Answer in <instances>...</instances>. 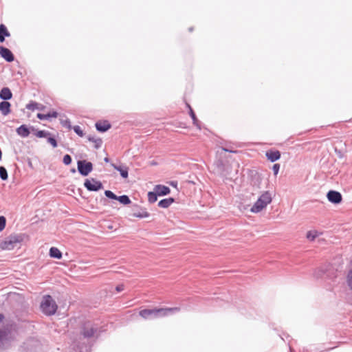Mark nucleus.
<instances>
[{
    "label": "nucleus",
    "instance_id": "18",
    "mask_svg": "<svg viewBox=\"0 0 352 352\" xmlns=\"http://www.w3.org/2000/svg\"><path fill=\"white\" fill-rule=\"evenodd\" d=\"M11 104L8 101H2L0 102V111L3 115L7 116L10 112Z\"/></svg>",
    "mask_w": 352,
    "mask_h": 352
},
{
    "label": "nucleus",
    "instance_id": "21",
    "mask_svg": "<svg viewBox=\"0 0 352 352\" xmlns=\"http://www.w3.org/2000/svg\"><path fill=\"white\" fill-rule=\"evenodd\" d=\"M16 133L23 138H26L30 135V130L25 124H22L16 129Z\"/></svg>",
    "mask_w": 352,
    "mask_h": 352
},
{
    "label": "nucleus",
    "instance_id": "28",
    "mask_svg": "<svg viewBox=\"0 0 352 352\" xmlns=\"http://www.w3.org/2000/svg\"><path fill=\"white\" fill-rule=\"evenodd\" d=\"M318 236V232L316 230H310L307 233V238L311 241H314Z\"/></svg>",
    "mask_w": 352,
    "mask_h": 352
},
{
    "label": "nucleus",
    "instance_id": "15",
    "mask_svg": "<svg viewBox=\"0 0 352 352\" xmlns=\"http://www.w3.org/2000/svg\"><path fill=\"white\" fill-rule=\"evenodd\" d=\"M154 190L156 191L159 196H165L170 193V190L168 186L158 184L155 186Z\"/></svg>",
    "mask_w": 352,
    "mask_h": 352
},
{
    "label": "nucleus",
    "instance_id": "41",
    "mask_svg": "<svg viewBox=\"0 0 352 352\" xmlns=\"http://www.w3.org/2000/svg\"><path fill=\"white\" fill-rule=\"evenodd\" d=\"M124 289V285H118L116 286V290L118 292H120L122 291H123Z\"/></svg>",
    "mask_w": 352,
    "mask_h": 352
},
{
    "label": "nucleus",
    "instance_id": "43",
    "mask_svg": "<svg viewBox=\"0 0 352 352\" xmlns=\"http://www.w3.org/2000/svg\"><path fill=\"white\" fill-rule=\"evenodd\" d=\"M170 185L176 188L177 186V182L172 181L170 182Z\"/></svg>",
    "mask_w": 352,
    "mask_h": 352
},
{
    "label": "nucleus",
    "instance_id": "12",
    "mask_svg": "<svg viewBox=\"0 0 352 352\" xmlns=\"http://www.w3.org/2000/svg\"><path fill=\"white\" fill-rule=\"evenodd\" d=\"M265 156L270 162H275L280 160L281 154L280 152L278 150L270 149L266 151Z\"/></svg>",
    "mask_w": 352,
    "mask_h": 352
},
{
    "label": "nucleus",
    "instance_id": "16",
    "mask_svg": "<svg viewBox=\"0 0 352 352\" xmlns=\"http://www.w3.org/2000/svg\"><path fill=\"white\" fill-rule=\"evenodd\" d=\"M87 140L89 142L94 143V148L96 149H99L102 145V140L100 138H97L94 135H89L87 137Z\"/></svg>",
    "mask_w": 352,
    "mask_h": 352
},
{
    "label": "nucleus",
    "instance_id": "35",
    "mask_svg": "<svg viewBox=\"0 0 352 352\" xmlns=\"http://www.w3.org/2000/svg\"><path fill=\"white\" fill-rule=\"evenodd\" d=\"M72 158L69 155L66 154L64 155L63 159V162L65 165H69L72 163Z\"/></svg>",
    "mask_w": 352,
    "mask_h": 352
},
{
    "label": "nucleus",
    "instance_id": "24",
    "mask_svg": "<svg viewBox=\"0 0 352 352\" xmlns=\"http://www.w3.org/2000/svg\"><path fill=\"white\" fill-rule=\"evenodd\" d=\"M186 105H187L188 108L189 109V114H190V118L192 120V122H193L194 125H195L199 129H201V126L199 125V121L197 118L196 115H195L194 111L192 110V109L191 108L190 104H186Z\"/></svg>",
    "mask_w": 352,
    "mask_h": 352
},
{
    "label": "nucleus",
    "instance_id": "9",
    "mask_svg": "<svg viewBox=\"0 0 352 352\" xmlns=\"http://www.w3.org/2000/svg\"><path fill=\"white\" fill-rule=\"evenodd\" d=\"M131 215L134 217L143 219L148 217L150 214L147 212L146 208H143L138 204H134L133 206V213Z\"/></svg>",
    "mask_w": 352,
    "mask_h": 352
},
{
    "label": "nucleus",
    "instance_id": "2",
    "mask_svg": "<svg viewBox=\"0 0 352 352\" xmlns=\"http://www.w3.org/2000/svg\"><path fill=\"white\" fill-rule=\"evenodd\" d=\"M179 308H159V309H142L139 312L141 317L144 319H154L159 317L166 316L170 314H173L179 311Z\"/></svg>",
    "mask_w": 352,
    "mask_h": 352
},
{
    "label": "nucleus",
    "instance_id": "32",
    "mask_svg": "<svg viewBox=\"0 0 352 352\" xmlns=\"http://www.w3.org/2000/svg\"><path fill=\"white\" fill-rule=\"evenodd\" d=\"M8 332L6 329H0V348H1L2 342L6 339Z\"/></svg>",
    "mask_w": 352,
    "mask_h": 352
},
{
    "label": "nucleus",
    "instance_id": "29",
    "mask_svg": "<svg viewBox=\"0 0 352 352\" xmlns=\"http://www.w3.org/2000/svg\"><path fill=\"white\" fill-rule=\"evenodd\" d=\"M8 175L6 168L4 166H0V178L3 181L8 179Z\"/></svg>",
    "mask_w": 352,
    "mask_h": 352
},
{
    "label": "nucleus",
    "instance_id": "42",
    "mask_svg": "<svg viewBox=\"0 0 352 352\" xmlns=\"http://www.w3.org/2000/svg\"><path fill=\"white\" fill-rule=\"evenodd\" d=\"M222 149L224 151L229 152V153H236L237 152L236 151H233V150H231V149H229V148H223Z\"/></svg>",
    "mask_w": 352,
    "mask_h": 352
},
{
    "label": "nucleus",
    "instance_id": "25",
    "mask_svg": "<svg viewBox=\"0 0 352 352\" xmlns=\"http://www.w3.org/2000/svg\"><path fill=\"white\" fill-rule=\"evenodd\" d=\"M116 200L123 205H128L131 203L130 198L126 195L118 196Z\"/></svg>",
    "mask_w": 352,
    "mask_h": 352
},
{
    "label": "nucleus",
    "instance_id": "13",
    "mask_svg": "<svg viewBox=\"0 0 352 352\" xmlns=\"http://www.w3.org/2000/svg\"><path fill=\"white\" fill-rule=\"evenodd\" d=\"M111 166L116 170H118L122 178H127L129 176V168L126 166L116 165L111 164Z\"/></svg>",
    "mask_w": 352,
    "mask_h": 352
},
{
    "label": "nucleus",
    "instance_id": "8",
    "mask_svg": "<svg viewBox=\"0 0 352 352\" xmlns=\"http://www.w3.org/2000/svg\"><path fill=\"white\" fill-rule=\"evenodd\" d=\"M84 186L88 191L96 192L103 188L101 182L94 178L86 179L84 182Z\"/></svg>",
    "mask_w": 352,
    "mask_h": 352
},
{
    "label": "nucleus",
    "instance_id": "36",
    "mask_svg": "<svg viewBox=\"0 0 352 352\" xmlns=\"http://www.w3.org/2000/svg\"><path fill=\"white\" fill-rule=\"evenodd\" d=\"M47 142L50 144L53 148H56L58 146L57 141L54 137H47Z\"/></svg>",
    "mask_w": 352,
    "mask_h": 352
},
{
    "label": "nucleus",
    "instance_id": "37",
    "mask_svg": "<svg viewBox=\"0 0 352 352\" xmlns=\"http://www.w3.org/2000/svg\"><path fill=\"white\" fill-rule=\"evenodd\" d=\"M6 225V219L4 216H0V232L4 230Z\"/></svg>",
    "mask_w": 352,
    "mask_h": 352
},
{
    "label": "nucleus",
    "instance_id": "19",
    "mask_svg": "<svg viewBox=\"0 0 352 352\" xmlns=\"http://www.w3.org/2000/svg\"><path fill=\"white\" fill-rule=\"evenodd\" d=\"M175 202V199L173 197L165 198L158 202V206L162 208H168L173 203Z\"/></svg>",
    "mask_w": 352,
    "mask_h": 352
},
{
    "label": "nucleus",
    "instance_id": "22",
    "mask_svg": "<svg viewBox=\"0 0 352 352\" xmlns=\"http://www.w3.org/2000/svg\"><path fill=\"white\" fill-rule=\"evenodd\" d=\"M58 113L56 111H50L46 114L38 113L37 118L40 120H50L52 118H57Z\"/></svg>",
    "mask_w": 352,
    "mask_h": 352
},
{
    "label": "nucleus",
    "instance_id": "10",
    "mask_svg": "<svg viewBox=\"0 0 352 352\" xmlns=\"http://www.w3.org/2000/svg\"><path fill=\"white\" fill-rule=\"evenodd\" d=\"M327 197L329 201L334 204H340L342 199L341 193L333 190L327 192Z\"/></svg>",
    "mask_w": 352,
    "mask_h": 352
},
{
    "label": "nucleus",
    "instance_id": "11",
    "mask_svg": "<svg viewBox=\"0 0 352 352\" xmlns=\"http://www.w3.org/2000/svg\"><path fill=\"white\" fill-rule=\"evenodd\" d=\"M0 56L8 63H11L14 60V56L12 52L8 48L3 46H0Z\"/></svg>",
    "mask_w": 352,
    "mask_h": 352
},
{
    "label": "nucleus",
    "instance_id": "33",
    "mask_svg": "<svg viewBox=\"0 0 352 352\" xmlns=\"http://www.w3.org/2000/svg\"><path fill=\"white\" fill-rule=\"evenodd\" d=\"M74 131L80 137H83L85 133L81 129L80 126L78 125H76L73 127Z\"/></svg>",
    "mask_w": 352,
    "mask_h": 352
},
{
    "label": "nucleus",
    "instance_id": "45",
    "mask_svg": "<svg viewBox=\"0 0 352 352\" xmlns=\"http://www.w3.org/2000/svg\"><path fill=\"white\" fill-rule=\"evenodd\" d=\"M104 160L105 162H109V159L108 157H105Z\"/></svg>",
    "mask_w": 352,
    "mask_h": 352
},
{
    "label": "nucleus",
    "instance_id": "14",
    "mask_svg": "<svg viewBox=\"0 0 352 352\" xmlns=\"http://www.w3.org/2000/svg\"><path fill=\"white\" fill-rule=\"evenodd\" d=\"M95 126L96 130L101 133L106 132L111 127V124L107 120H104L103 122H97Z\"/></svg>",
    "mask_w": 352,
    "mask_h": 352
},
{
    "label": "nucleus",
    "instance_id": "26",
    "mask_svg": "<svg viewBox=\"0 0 352 352\" xmlns=\"http://www.w3.org/2000/svg\"><path fill=\"white\" fill-rule=\"evenodd\" d=\"M157 193L155 190L148 192V201L151 204L155 203L157 199Z\"/></svg>",
    "mask_w": 352,
    "mask_h": 352
},
{
    "label": "nucleus",
    "instance_id": "4",
    "mask_svg": "<svg viewBox=\"0 0 352 352\" xmlns=\"http://www.w3.org/2000/svg\"><path fill=\"white\" fill-rule=\"evenodd\" d=\"M272 195L269 191H265L261 195L257 201L250 209L254 213H258L265 208L272 201Z\"/></svg>",
    "mask_w": 352,
    "mask_h": 352
},
{
    "label": "nucleus",
    "instance_id": "23",
    "mask_svg": "<svg viewBox=\"0 0 352 352\" xmlns=\"http://www.w3.org/2000/svg\"><path fill=\"white\" fill-rule=\"evenodd\" d=\"M50 256L52 257V258H56V259H60L62 258V256H63V254L62 252L60 251L59 249H58L56 247H52L50 249Z\"/></svg>",
    "mask_w": 352,
    "mask_h": 352
},
{
    "label": "nucleus",
    "instance_id": "3",
    "mask_svg": "<svg viewBox=\"0 0 352 352\" xmlns=\"http://www.w3.org/2000/svg\"><path fill=\"white\" fill-rule=\"evenodd\" d=\"M23 241V234H12L7 236L1 243V248L6 250H13L18 244Z\"/></svg>",
    "mask_w": 352,
    "mask_h": 352
},
{
    "label": "nucleus",
    "instance_id": "5",
    "mask_svg": "<svg viewBox=\"0 0 352 352\" xmlns=\"http://www.w3.org/2000/svg\"><path fill=\"white\" fill-rule=\"evenodd\" d=\"M42 312L46 316H52L57 311L58 306L55 300L50 295L45 296L41 304Z\"/></svg>",
    "mask_w": 352,
    "mask_h": 352
},
{
    "label": "nucleus",
    "instance_id": "1",
    "mask_svg": "<svg viewBox=\"0 0 352 352\" xmlns=\"http://www.w3.org/2000/svg\"><path fill=\"white\" fill-rule=\"evenodd\" d=\"M104 331L102 327L90 320L83 322L80 327V335L84 338H98Z\"/></svg>",
    "mask_w": 352,
    "mask_h": 352
},
{
    "label": "nucleus",
    "instance_id": "40",
    "mask_svg": "<svg viewBox=\"0 0 352 352\" xmlns=\"http://www.w3.org/2000/svg\"><path fill=\"white\" fill-rule=\"evenodd\" d=\"M37 104H38L36 102H31L30 103L26 105V108L28 109L34 110L36 108Z\"/></svg>",
    "mask_w": 352,
    "mask_h": 352
},
{
    "label": "nucleus",
    "instance_id": "27",
    "mask_svg": "<svg viewBox=\"0 0 352 352\" xmlns=\"http://www.w3.org/2000/svg\"><path fill=\"white\" fill-rule=\"evenodd\" d=\"M76 346L79 352H89L91 348V345L90 344H83L82 346L80 344H76Z\"/></svg>",
    "mask_w": 352,
    "mask_h": 352
},
{
    "label": "nucleus",
    "instance_id": "20",
    "mask_svg": "<svg viewBox=\"0 0 352 352\" xmlns=\"http://www.w3.org/2000/svg\"><path fill=\"white\" fill-rule=\"evenodd\" d=\"M10 33L8 30L6 26L4 24H1L0 25V42L3 43L5 41L6 37H10Z\"/></svg>",
    "mask_w": 352,
    "mask_h": 352
},
{
    "label": "nucleus",
    "instance_id": "7",
    "mask_svg": "<svg viewBox=\"0 0 352 352\" xmlns=\"http://www.w3.org/2000/svg\"><path fill=\"white\" fill-rule=\"evenodd\" d=\"M77 168L78 173L82 176H87L93 170V164L85 160H78L77 162Z\"/></svg>",
    "mask_w": 352,
    "mask_h": 352
},
{
    "label": "nucleus",
    "instance_id": "30",
    "mask_svg": "<svg viewBox=\"0 0 352 352\" xmlns=\"http://www.w3.org/2000/svg\"><path fill=\"white\" fill-rule=\"evenodd\" d=\"M35 135H36V137L39 138H47L50 133V132L47 131H45V130H40V131H38Z\"/></svg>",
    "mask_w": 352,
    "mask_h": 352
},
{
    "label": "nucleus",
    "instance_id": "47",
    "mask_svg": "<svg viewBox=\"0 0 352 352\" xmlns=\"http://www.w3.org/2000/svg\"><path fill=\"white\" fill-rule=\"evenodd\" d=\"M72 172L75 173L76 170L74 168V169L72 170Z\"/></svg>",
    "mask_w": 352,
    "mask_h": 352
},
{
    "label": "nucleus",
    "instance_id": "38",
    "mask_svg": "<svg viewBox=\"0 0 352 352\" xmlns=\"http://www.w3.org/2000/svg\"><path fill=\"white\" fill-rule=\"evenodd\" d=\"M347 283L350 289L352 290V269L348 273Z\"/></svg>",
    "mask_w": 352,
    "mask_h": 352
},
{
    "label": "nucleus",
    "instance_id": "44",
    "mask_svg": "<svg viewBox=\"0 0 352 352\" xmlns=\"http://www.w3.org/2000/svg\"><path fill=\"white\" fill-rule=\"evenodd\" d=\"M3 318H4V316L2 314H0V322H2Z\"/></svg>",
    "mask_w": 352,
    "mask_h": 352
},
{
    "label": "nucleus",
    "instance_id": "46",
    "mask_svg": "<svg viewBox=\"0 0 352 352\" xmlns=\"http://www.w3.org/2000/svg\"><path fill=\"white\" fill-rule=\"evenodd\" d=\"M189 32H192L193 30V28L192 27H190L189 29H188Z\"/></svg>",
    "mask_w": 352,
    "mask_h": 352
},
{
    "label": "nucleus",
    "instance_id": "39",
    "mask_svg": "<svg viewBox=\"0 0 352 352\" xmlns=\"http://www.w3.org/2000/svg\"><path fill=\"white\" fill-rule=\"evenodd\" d=\"M280 166L279 164H274L272 166V170L274 172V175L276 176L279 172Z\"/></svg>",
    "mask_w": 352,
    "mask_h": 352
},
{
    "label": "nucleus",
    "instance_id": "17",
    "mask_svg": "<svg viewBox=\"0 0 352 352\" xmlns=\"http://www.w3.org/2000/svg\"><path fill=\"white\" fill-rule=\"evenodd\" d=\"M12 97V94L8 87H3L0 91V98L3 100H10Z\"/></svg>",
    "mask_w": 352,
    "mask_h": 352
},
{
    "label": "nucleus",
    "instance_id": "31",
    "mask_svg": "<svg viewBox=\"0 0 352 352\" xmlns=\"http://www.w3.org/2000/svg\"><path fill=\"white\" fill-rule=\"evenodd\" d=\"M60 124H62L63 126H64L68 129H72L71 122H70L69 119H68L67 118L65 119L61 118L60 120Z\"/></svg>",
    "mask_w": 352,
    "mask_h": 352
},
{
    "label": "nucleus",
    "instance_id": "34",
    "mask_svg": "<svg viewBox=\"0 0 352 352\" xmlns=\"http://www.w3.org/2000/svg\"><path fill=\"white\" fill-rule=\"evenodd\" d=\"M104 195L107 198L111 199H115V200H116L117 197H118L116 195H115L112 191H111L109 190H105Z\"/></svg>",
    "mask_w": 352,
    "mask_h": 352
},
{
    "label": "nucleus",
    "instance_id": "6",
    "mask_svg": "<svg viewBox=\"0 0 352 352\" xmlns=\"http://www.w3.org/2000/svg\"><path fill=\"white\" fill-rule=\"evenodd\" d=\"M337 272L331 265L326 264L315 270L314 276L316 278H327L333 279L337 276Z\"/></svg>",
    "mask_w": 352,
    "mask_h": 352
}]
</instances>
